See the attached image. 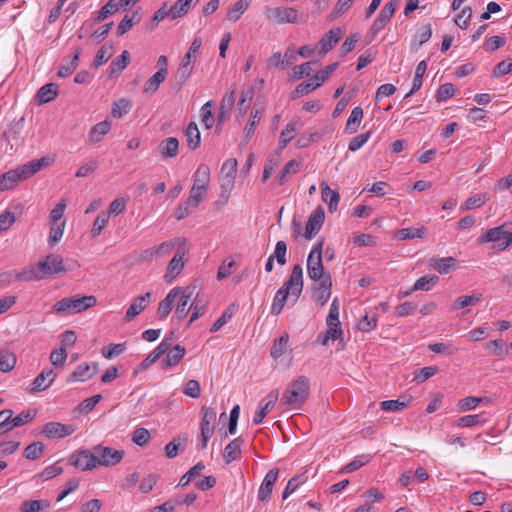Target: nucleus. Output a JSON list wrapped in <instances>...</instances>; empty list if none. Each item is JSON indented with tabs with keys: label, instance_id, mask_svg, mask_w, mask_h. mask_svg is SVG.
Wrapping results in <instances>:
<instances>
[{
	"label": "nucleus",
	"instance_id": "obj_1",
	"mask_svg": "<svg viewBox=\"0 0 512 512\" xmlns=\"http://www.w3.org/2000/svg\"><path fill=\"white\" fill-rule=\"evenodd\" d=\"M303 285L302 266L300 264H295L287 281L276 292L270 313L278 316L282 312L289 298H291L292 303L295 304L301 296Z\"/></svg>",
	"mask_w": 512,
	"mask_h": 512
},
{
	"label": "nucleus",
	"instance_id": "obj_2",
	"mask_svg": "<svg viewBox=\"0 0 512 512\" xmlns=\"http://www.w3.org/2000/svg\"><path fill=\"white\" fill-rule=\"evenodd\" d=\"M53 162V158L43 156L40 159L31 160L16 169L3 173L0 175V191L14 188L18 182L30 178L41 169L49 167Z\"/></svg>",
	"mask_w": 512,
	"mask_h": 512
},
{
	"label": "nucleus",
	"instance_id": "obj_3",
	"mask_svg": "<svg viewBox=\"0 0 512 512\" xmlns=\"http://www.w3.org/2000/svg\"><path fill=\"white\" fill-rule=\"evenodd\" d=\"M310 395V380L304 375L291 381L283 392L280 404L289 409H300Z\"/></svg>",
	"mask_w": 512,
	"mask_h": 512
},
{
	"label": "nucleus",
	"instance_id": "obj_4",
	"mask_svg": "<svg viewBox=\"0 0 512 512\" xmlns=\"http://www.w3.org/2000/svg\"><path fill=\"white\" fill-rule=\"evenodd\" d=\"M97 299L93 295L65 297L53 305V310L59 314L71 315L81 313L96 305Z\"/></svg>",
	"mask_w": 512,
	"mask_h": 512
},
{
	"label": "nucleus",
	"instance_id": "obj_5",
	"mask_svg": "<svg viewBox=\"0 0 512 512\" xmlns=\"http://www.w3.org/2000/svg\"><path fill=\"white\" fill-rule=\"evenodd\" d=\"M507 226L508 223H504L500 226L487 230L479 237L478 242L481 244L489 242L496 243L495 248L498 251L507 249L512 244V232L506 229Z\"/></svg>",
	"mask_w": 512,
	"mask_h": 512
},
{
	"label": "nucleus",
	"instance_id": "obj_6",
	"mask_svg": "<svg viewBox=\"0 0 512 512\" xmlns=\"http://www.w3.org/2000/svg\"><path fill=\"white\" fill-rule=\"evenodd\" d=\"M264 14L268 21L278 24H297L300 17L298 10L292 7L266 6Z\"/></svg>",
	"mask_w": 512,
	"mask_h": 512
},
{
	"label": "nucleus",
	"instance_id": "obj_7",
	"mask_svg": "<svg viewBox=\"0 0 512 512\" xmlns=\"http://www.w3.org/2000/svg\"><path fill=\"white\" fill-rule=\"evenodd\" d=\"M98 466H114L120 463L125 455L124 450H116L111 447L98 444L94 446Z\"/></svg>",
	"mask_w": 512,
	"mask_h": 512
},
{
	"label": "nucleus",
	"instance_id": "obj_8",
	"mask_svg": "<svg viewBox=\"0 0 512 512\" xmlns=\"http://www.w3.org/2000/svg\"><path fill=\"white\" fill-rule=\"evenodd\" d=\"M202 419L200 423L201 430V443L198 446L199 449H205L207 447L208 441L213 435L214 427L213 423L216 419V411L212 407H202Z\"/></svg>",
	"mask_w": 512,
	"mask_h": 512
},
{
	"label": "nucleus",
	"instance_id": "obj_9",
	"mask_svg": "<svg viewBox=\"0 0 512 512\" xmlns=\"http://www.w3.org/2000/svg\"><path fill=\"white\" fill-rule=\"evenodd\" d=\"M70 463L76 468L87 471L98 466L96 453L92 450H80L70 456Z\"/></svg>",
	"mask_w": 512,
	"mask_h": 512
},
{
	"label": "nucleus",
	"instance_id": "obj_10",
	"mask_svg": "<svg viewBox=\"0 0 512 512\" xmlns=\"http://www.w3.org/2000/svg\"><path fill=\"white\" fill-rule=\"evenodd\" d=\"M38 268L43 274V277H48L67 271V268L63 263V258L56 254H50L46 256L44 260L39 261Z\"/></svg>",
	"mask_w": 512,
	"mask_h": 512
},
{
	"label": "nucleus",
	"instance_id": "obj_11",
	"mask_svg": "<svg viewBox=\"0 0 512 512\" xmlns=\"http://www.w3.org/2000/svg\"><path fill=\"white\" fill-rule=\"evenodd\" d=\"M76 427L70 424H63L60 422H47L43 425L41 434L49 439L64 438L73 434Z\"/></svg>",
	"mask_w": 512,
	"mask_h": 512
},
{
	"label": "nucleus",
	"instance_id": "obj_12",
	"mask_svg": "<svg viewBox=\"0 0 512 512\" xmlns=\"http://www.w3.org/2000/svg\"><path fill=\"white\" fill-rule=\"evenodd\" d=\"M171 347V338H164L160 344L138 365L135 373L142 372L154 364Z\"/></svg>",
	"mask_w": 512,
	"mask_h": 512
},
{
	"label": "nucleus",
	"instance_id": "obj_13",
	"mask_svg": "<svg viewBox=\"0 0 512 512\" xmlns=\"http://www.w3.org/2000/svg\"><path fill=\"white\" fill-rule=\"evenodd\" d=\"M98 372V363H92L91 365L88 363L79 364L76 369L67 377L66 382L72 383L75 381L84 382L91 379Z\"/></svg>",
	"mask_w": 512,
	"mask_h": 512
},
{
	"label": "nucleus",
	"instance_id": "obj_14",
	"mask_svg": "<svg viewBox=\"0 0 512 512\" xmlns=\"http://www.w3.org/2000/svg\"><path fill=\"white\" fill-rule=\"evenodd\" d=\"M278 474H279V469L277 467L270 469L266 473V475L259 487V491H258L259 501L266 502L270 499L272 491H273V486L278 478Z\"/></svg>",
	"mask_w": 512,
	"mask_h": 512
},
{
	"label": "nucleus",
	"instance_id": "obj_15",
	"mask_svg": "<svg viewBox=\"0 0 512 512\" xmlns=\"http://www.w3.org/2000/svg\"><path fill=\"white\" fill-rule=\"evenodd\" d=\"M325 218V213L323 208L319 207L316 209L308 218L305 227L304 237L308 240L312 239L316 236V234L322 228L323 222Z\"/></svg>",
	"mask_w": 512,
	"mask_h": 512
},
{
	"label": "nucleus",
	"instance_id": "obj_16",
	"mask_svg": "<svg viewBox=\"0 0 512 512\" xmlns=\"http://www.w3.org/2000/svg\"><path fill=\"white\" fill-rule=\"evenodd\" d=\"M332 280L331 277H325L323 281H319L313 288L312 298L316 304L324 306L331 296Z\"/></svg>",
	"mask_w": 512,
	"mask_h": 512
},
{
	"label": "nucleus",
	"instance_id": "obj_17",
	"mask_svg": "<svg viewBox=\"0 0 512 512\" xmlns=\"http://www.w3.org/2000/svg\"><path fill=\"white\" fill-rule=\"evenodd\" d=\"M185 250H179L169 261L164 279L167 283H171L183 270L185 262L183 260Z\"/></svg>",
	"mask_w": 512,
	"mask_h": 512
},
{
	"label": "nucleus",
	"instance_id": "obj_18",
	"mask_svg": "<svg viewBox=\"0 0 512 512\" xmlns=\"http://www.w3.org/2000/svg\"><path fill=\"white\" fill-rule=\"evenodd\" d=\"M183 292V287H174L169 291V293L166 295V297L160 301L157 309V315L158 317L163 320L166 319L167 316L170 314V312L173 309V304L179 294Z\"/></svg>",
	"mask_w": 512,
	"mask_h": 512
},
{
	"label": "nucleus",
	"instance_id": "obj_19",
	"mask_svg": "<svg viewBox=\"0 0 512 512\" xmlns=\"http://www.w3.org/2000/svg\"><path fill=\"white\" fill-rule=\"evenodd\" d=\"M307 273L310 279L314 281H323L325 277H331L329 272H326L323 266L322 258H307Z\"/></svg>",
	"mask_w": 512,
	"mask_h": 512
},
{
	"label": "nucleus",
	"instance_id": "obj_20",
	"mask_svg": "<svg viewBox=\"0 0 512 512\" xmlns=\"http://www.w3.org/2000/svg\"><path fill=\"white\" fill-rule=\"evenodd\" d=\"M343 31L340 28H334L325 33L318 42L321 55L327 54L342 38Z\"/></svg>",
	"mask_w": 512,
	"mask_h": 512
},
{
	"label": "nucleus",
	"instance_id": "obj_21",
	"mask_svg": "<svg viewBox=\"0 0 512 512\" xmlns=\"http://www.w3.org/2000/svg\"><path fill=\"white\" fill-rule=\"evenodd\" d=\"M56 372L53 369L42 371L32 382L31 393L42 392L49 388L56 378Z\"/></svg>",
	"mask_w": 512,
	"mask_h": 512
},
{
	"label": "nucleus",
	"instance_id": "obj_22",
	"mask_svg": "<svg viewBox=\"0 0 512 512\" xmlns=\"http://www.w3.org/2000/svg\"><path fill=\"white\" fill-rule=\"evenodd\" d=\"M278 398L279 392L277 389H274L268 393V395L265 397V404L259 407V410L253 417V424L259 425L263 421L266 415L274 408Z\"/></svg>",
	"mask_w": 512,
	"mask_h": 512
},
{
	"label": "nucleus",
	"instance_id": "obj_23",
	"mask_svg": "<svg viewBox=\"0 0 512 512\" xmlns=\"http://www.w3.org/2000/svg\"><path fill=\"white\" fill-rule=\"evenodd\" d=\"M151 292H147L144 295L138 296L134 299V301L131 303L129 308L126 311L125 314V321L130 322L132 321L137 315H139L148 305L150 298H151Z\"/></svg>",
	"mask_w": 512,
	"mask_h": 512
},
{
	"label": "nucleus",
	"instance_id": "obj_24",
	"mask_svg": "<svg viewBox=\"0 0 512 512\" xmlns=\"http://www.w3.org/2000/svg\"><path fill=\"white\" fill-rule=\"evenodd\" d=\"M130 58L131 57L129 51L124 50L118 57L113 59L110 63L109 68L107 69L108 77H118L122 73V71L128 66Z\"/></svg>",
	"mask_w": 512,
	"mask_h": 512
},
{
	"label": "nucleus",
	"instance_id": "obj_25",
	"mask_svg": "<svg viewBox=\"0 0 512 512\" xmlns=\"http://www.w3.org/2000/svg\"><path fill=\"white\" fill-rule=\"evenodd\" d=\"M211 179L210 168L207 164H200L193 175L192 187L208 190Z\"/></svg>",
	"mask_w": 512,
	"mask_h": 512
},
{
	"label": "nucleus",
	"instance_id": "obj_26",
	"mask_svg": "<svg viewBox=\"0 0 512 512\" xmlns=\"http://www.w3.org/2000/svg\"><path fill=\"white\" fill-rule=\"evenodd\" d=\"M112 127V122L108 119L95 124L89 131L88 141L96 144L103 140V138L109 133Z\"/></svg>",
	"mask_w": 512,
	"mask_h": 512
},
{
	"label": "nucleus",
	"instance_id": "obj_27",
	"mask_svg": "<svg viewBox=\"0 0 512 512\" xmlns=\"http://www.w3.org/2000/svg\"><path fill=\"white\" fill-rule=\"evenodd\" d=\"M158 256L164 257L169 255L174 249L185 250L186 248V239L182 237H177L169 241H164L161 244L155 246Z\"/></svg>",
	"mask_w": 512,
	"mask_h": 512
},
{
	"label": "nucleus",
	"instance_id": "obj_28",
	"mask_svg": "<svg viewBox=\"0 0 512 512\" xmlns=\"http://www.w3.org/2000/svg\"><path fill=\"white\" fill-rule=\"evenodd\" d=\"M191 295L192 293L188 292L187 288H183V292L177 297L178 302L175 307V317L178 321L183 320L191 309L192 305L189 304Z\"/></svg>",
	"mask_w": 512,
	"mask_h": 512
},
{
	"label": "nucleus",
	"instance_id": "obj_29",
	"mask_svg": "<svg viewBox=\"0 0 512 512\" xmlns=\"http://www.w3.org/2000/svg\"><path fill=\"white\" fill-rule=\"evenodd\" d=\"M242 445L243 439L241 437L233 439L226 445L223 451V459L226 464H229L239 458Z\"/></svg>",
	"mask_w": 512,
	"mask_h": 512
},
{
	"label": "nucleus",
	"instance_id": "obj_30",
	"mask_svg": "<svg viewBox=\"0 0 512 512\" xmlns=\"http://www.w3.org/2000/svg\"><path fill=\"white\" fill-rule=\"evenodd\" d=\"M427 228L424 226H421L419 228L414 227H408V228H402L395 232L394 237L397 240H411L415 238H424L427 235Z\"/></svg>",
	"mask_w": 512,
	"mask_h": 512
},
{
	"label": "nucleus",
	"instance_id": "obj_31",
	"mask_svg": "<svg viewBox=\"0 0 512 512\" xmlns=\"http://www.w3.org/2000/svg\"><path fill=\"white\" fill-rule=\"evenodd\" d=\"M51 508L49 500H26L20 505V512H48Z\"/></svg>",
	"mask_w": 512,
	"mask_h": 512
},
{
	"label": "nucleus",
	"instance_id": "obj_32",
	"mask_svg": "<svg viewBox=\"0 0 512 512\" xmlns=\"http://www.w3.org/2000/svg\"><path fill=\"white\" fill-rule=\"evenodd\" d=\"M320 188L322 200L328 204L329 210H336L340 200L339 193L335 190H332L326 182H322Z\"/></svg>",
	"mask_w": 512,
	"mask_h": 512
},
{
	"label": "nucleus",
	"instance_id": "obj_33",
	"mask_svg": "<svg viewBox=\"0 0 512 512\" xmlns=\"http://www.w3.org/2000/svg\"><path fill=\"white\" fill-rule=\"evenodd\" d=\"M179 149V141L175 137H169L163 141L158 146V150L162 157L164 158H172L175 157L178 153Z\"/></svg>",
	"mask_w": 512,
	"mask_h": 512
},
{
	"label": "nucleus",
	"instance_id": "obj_34",
	"mask_svg": "<svg viewBox=\"0 0 512 512\" xmlns=\"http://www.w3.org/2000/svg\"><path fill=\"white\" fill-rule=\"evenodd\" d=\"M166 78L167 75L157 71L146 80L143 85L142 92L147 95H154L158 91L160 85L166 80Z\"/></svg>",
	"mask_w": 512,
	"mask_h": 512
},
{
	"label": "nucleus",
	"instance_id": "obj_35",
	"mask_svg": "<svg viewBox=\"0 0 512 512\" xmlns=\"http://www.w3.org/2000/svg\"><path fill=\"white\" fill-rule=\"evenodd\" d=\"M439 277L437 275H425L420 277L412 288L405 293L406 296L410 295L414 291H429L437 282Z\"/></svg>",
	"mask_w": 512,
	"mask_h": 512
},
{
	"label": "nucleus",
	"instance_id": "obj_36",
	"mask_svg": "<svg viewBox=\"0 0 512 512\" xmlns=\"http://www.w3.org/2000/svg\"><path fill=\"white\" fill-rule=\"evenodd\" d=\"M301 167V163L296 160L288 161L280 174L277 176V182L279 185H284L287 183L293 175H295Z\"/></svg>",
	"mask_w": 512,
	"mask_h": 512
},
{
	"label": "nucleus",
	"instance_id": "obj_37",
	"mask_svg": "<svg viewBox=\"0 0 512 512\" xmlns=\"http://www.w3.org/2000/svg\"><path fill=\"white\" fill-rule=\"evenodd\" d=\"M58 95V85L56 83H48L43 85L37 92V100L40 104L48 103Z\"/></svg>",
	"mask_w": 512,
	"mask_h": 512
},
{
	"label": "nucleus",
	"instance_id": "obj_38",
	"mask_svg": "<svg viewBox=\"0 0 512 512\" xmlns=\"http://www.w3.org/2000/svg\"><path fill=\"white\" fill-rule=\"evenodd\" d=\"M43 278V274L40 272L38 264L30 265L24 268L21 272L15 273V279L23 282L37 281Z\"/></svg>",
	"mask_w": 512,
	"mask_h": 512
},
{
	"label": "nucleus",
	"instance_id": "obj_39",
	"mask_svg": "<svg viewBox=\"0 0 512 512\" xmlns=\"http://www.w3.org/2000/svg\"><path fill=\"white\" fill-rule=\"evenodd\" d=\"M37 415V411L35 409H28L19 413L16 417H11L10 426L7 427V430H12L16 427H21L29 422H31Z\"/></svg>",
	"mask_w": 512,
	"mask_h": 512
},
{
	"label": "nucleus",
	"instance_id": "obj_40",
	"mask_svg": "<svg viewBox=\"0 0 512 512\" xmlns=\"http://www.w3.org/2000/svg\"><path fill=\"white\" fill-rule=\"evenodd\" d=\"M262 118V112L258 109H252L248 122L244 128V139L246 142L254 135L256 127Z\"/></svg>",
	"mask_w": 512,
	"mask_h": 512
},
{
	"label": "nucleus",
	"instance_id": "obj_41",
	"mask_svg": "<svg viewBox=\"0 0 512 512\" xmlns=\"http://www.w3.org/2000/svg\"><path fill=\"white\" fill-rule=\"evenodd\" d=\"M187 145L190 149L195 150L199 147L201 141L200 131L195 122H190L185 130Z\"/></svg>",
	"mask_w": 512,
	"mask_h": 512
},
{
	"label": "nucleus",
	"instance_id": "obj_42",
	"mask_svg": "<svg viewBox=\"0 0 512 512\" xmlns=\"http://www.w3.org/2000/svg\"><path fill=\"white\" fill-rule=\"evenodd\" d=\"M251 0H238L227 12V19L236 22L247 11Z\"/></svg>",
	"mask_w": 512,
	"mask_h": 512
},
{
	"label": "nucleus",
	"instance_id": "obj_43",
	"mask_svg": "<svg viewBox=\"0 0 512 512\" xmlns=\"http://www.w3.org/2000/svg\"><path fill=\"white\" fill-rule=\"evenodd\" d=\"M430 266L435 268L441 274H448L456 266V259L453 257H444L431 259Z\"/></svg>",
	"mask_w": 512,
	"mask_h": 512
},
{
	"label": "nucleus",
	"instance_id": "obj_44",
	"mask_svg": "<svg viewBox=\"0 0 512 512\" xmlns=\"http://www.w3.org/2000/svg\"><path fill=\"white\" fill-rule=\"evenodd\" d=\"M131 108L132 102L130 100L125 98L118 99L112 104L111 115L116 119H120L127 115Z\"/></svg>",
	"mask_w": 512,
	"mask_h": 512
},
{
	"label": "nucleus",
	"instance_id": "obj_45",
	"mask_svg": "<svg viewBox=\"0 0 512 512\" xmlns=\"http://www.w3.org/2000/svg\"><path fill=\"white\" fill-rule=\"evenodd\" d=\"M167 355L163 360L165 367H172L178 364L185 355V348L181 345H176L172 349L169 348Z\"/></svg>",
	"mask_w": 512,
	"mask_h": 512
},
{
	"label": "nucleus",
	"instance_id": "obj_46",
	"mask_svg": "<svg viewBox=\"0 0 512 512\" xmlns=\"http://www.w3.org/2000/svg\"><path fill=\"white\" fill-rule=\"evenodd\" d=\"M80 54H81L80 48H75L73 51V54H72V59L68 63H66L65 65H62L59 68L57 75L62 78L70 76L76 70V68L78 66Z\"/></svg>",
	"mask_w": 512,
	"mask_h": 512
},
{
	"label": "nucleus",
	"instance_id": "obj_47",
	"mask_svg": "<svg viewBox=\"0 0 512 512\" xmlns=\"http://www.w3.org/2000/svg\"><path fill=\"white\" fill-rule=\"evenodd\" d=\"M193 70L194 66L180 62L177 71L174 75L175 83L179 89L182 88L184 84L187 82Z\"/></svg>",
	"mask_w": 512,
	"mask_h": 512
},
{
	"label": "nucleus",
	"instance_id": "obj_48",
	"mask_svg": "<svg viewBox=\"0 0 512 512\" xmlns=\"http://www.w3.org/2000/svg\"><path fill=\"white\" fill-rule=\"evenodd\" d=\"M426 70H427L426 61L423 60V61L419 62L416 67L412 89L409 91V93H407L405 95V98L410 97L411 95H413L415 92H417L421 88L422 83H423V76H424Z\"/></svg>",
	"mask_w": 512,
	"mask_h": 512
},
{
	"label": "nucleus",
	"instance_id": "obj_49",
	"mask_svg": "<svg viewBox=\"0 0 512 512\" xmlns=\"http://www.w3.org/2000/svg\"><path fill=\"white\" fill-rule=\"evenodd\" d=\"M113 49V45L112 44H104L102 45L99 50L97 51L94 59H93V62H92V67L94 68H99L100 66H102L104 63H106L112 56V50Z\"/></svg>",
	"mask_w": 512,
	"mask_h": 512
},
{
	"label": "nucleus",
	"instance_id": "obj_50",
	"mask_svg": "<svg viewBox=\"0 0 512 512\" xmlns=\"http://www.w3.org/2000/svg\"><path fill=\"white\" fill-rule=\"evenodd\" d=\"M289 342L288 334H283L275 339L270 350V354L274 359L280 358L287 350Z\"/></svg>",
	"mask_w": 512,
	"mask_h": 512
},
{
	"label": "nucleus",
	"instance_id": "obj_51",
	"mask_svg": "<svg viewBox=\"0 0 512 512\" xmlns=\"http://www.w3.org/2000/svg\"><path fill=\"white\" fill-rule=\"evenodd\" d=\"M363 119V110L361 107H355L347 120L345 130L349 134H353L357 131L358 125Z\"/></svg>",
	"mask_w": 512,
	"mask_h": 512
},
{
	"label": "nucleus",
	"instance_id": "obj_52",
	"mask_svg": "<svg viewBox=\"0 0 512 512\" xmlns=\"http://www.w3.org/2000/svg\"><path fill=\"white\" fill-rule=\"evenodd\" d=\"M318 87H320L319 83H317L316 81H313V78H311L310 80L304 81V82L300 83L299 85H297L295 90L292 92L291 97H292V99L299 98L301 96L309 94L310 92L317 89Z\"/></svg>",
	"mask_w": 512,
	"mask_h": 512
},
{
	"label": "nucleus",
	"instance_id": "obj_53",
	"mask_svg": "<svg viewBox=\"0 0 512 512\" xmlns=\"http://www.w3.org/2000/svg\"><path fill=\"white\" fill-rule=\"evenodd\" d=\"M485 422L483 414H471L460 417L455 423L456 427H473L482 425Z\"/></svg>",
	"mask_w": 512,
	"mask_h": 512
},
{
	"label": "nucleus",
	"instance_id": "obj_54",
	"mask_svg": "<svg viewBox=\"0 0 512 512\" xmlns=\"http://www.w3.org/2000/svg\"><path fill=\"white\" fill-rule=\"evenodd\" d=\"M327 331L322 340L323 345H327L329 340H342L343 338V330L340 327V323H326Z\"/></svg>",
	"mask_w": 512,
	"mask_h": 512
},
{
	"label": "nucleus",
	"instance_id": "obj_55",
	"mask_svg": "<svg viewBox=\"0 0 512 512\" xmlns=\"http://www.w3.org/2000/svg\"><path fill=\"white\" fill-rule=\"evenodd\" d=\"M16 364V357L7 350L0 351V371L3 373L10 372Z\"/></svg>",
	"mask_w": 512,
	"mask_h": 512
},
{
	"label": "nucleus",
	"instance_id": "obj_56",
	"mask_svg": "<svg viewBox=\"0 0 512 512\" xmlns=\"http://www.w3.org/2000/svg\"><path fill=\"white\" fill-rule=\"evenodd\" d=\"M481 300L480 294L465 295L458 297L452 304V310H459L470 305H475Z\"/></svg>",
	"mask_w": 512,
	"mask_h": 512
},
{
	"label": "nucleus",
	"instance_id": "obj_57",
	"mask_svg": "<svg viewBox=\"0 0 512 512\" xmlns=\"http://www.w3.org/2000/svg\"><path fill=\"white\" fill-rule=\"evenodd\" d=\"M205 469V465L202 461L191 467L179 480L178 486L186 487L192 479L199 475Z\"/></svg>",
	"mask_w": 512,
	"mask_h": 512
},
{
	"label": "nucleus",
	"instance_id": "obj_58",
	"mask_svg": "<svg viewBox=\"0 0 512 512\" xmlns=\"http://www.w3.org/2000/svg\"><path fill=\"white\" fill-rule=\"evenodd\" d=\"M307 477L304 475V474H300V475H296L294 477H292L284 491H283V494H282V498L285 500L287 499L292 493H294L297 488L302 485L305 481H306Z\"/></svg>",
	"mask_w": 512,
	"mask_h": 512
},
{
	"label": "nucleus",
	"instance_id": "obj_59",
	"mask_svg": "<svg viewBox=\"0 0 512 512\" xmlns=\"http://www.w3.org/2000/svg\"><path fill=\"white\" fill-rule=\"evenodd\" d=\"M280 266L287 263V244L285 241H278L275 245L274 252L270 255Z\"/></svg>",
	"mask_w": 512,
	"mask_h": 512
},
{
	"label": "nucleus",
	"instance_id": "obj_60",
	"mask_svg": "<svg viewBox=\"0 0 512 512\" xmlns=\"http://www.w3.org/2000/svg\"><path fill=\"white\" fill-rule=\"evenodd\" d=\"M109 213L106 211H101L98 216L96 217L93 227L91 229V235L92 237H97L101 234L105 226L107 225L109 221Z\"/></svg>",
	"mask_w": 512,
	"mask_h": 512
},
{
	"label": "nucleus",
	"instance_id": "obj_61",
	"mask_svg": "<svg viewBox=\"0 0 512 512\" xmlns=\"http://www.w3.org/2000/svg\"><path fill=\"white\" fill-rule=\"evenodd\" d=\"M120 9V5L116 0L108 1L98 12L96 17L97 22L105 20L109 15L114 14Z\"/></svg>",
	"mask_w": 512,
	"mask_h": 512
},
{
	"label": "nucleus",
	"instance_id": "obj_62",
	"mask_svg": "<svg viewBox=\"0 0 512 512\" xmlns=\"http://www.w3.org/2000/svg\"><path fill=\"white\" fill-rule=\"evenodd\" d=\"M102 396L100 394H97V395H94L92 397H89L85 400H83L77 407H76V411L79 413V414H88L89 412H91L94 407L97 405V403H99V401L101 400Z\"/></svg>",
	"mask_w": 512,
	"mask_h": 512
},
{
	"label": "nucleus",
	"instance_id": "obj_63",
	"mask_svg": "<svg viewBox=\"0 0 512 512\" xmlns=\"http://www.w3.org/2000/svg\"><path fill=\"white\" fill-rule=\"evenodd\" d=\"M487 201L485 194H475L469 197L461 206V211H467L483 206Z\"/></svg>",
	"mask_w": 512,
	"mask_h": 512
},
{
	"label": "nucleus",
	"instance_id": "obj_64",
	"mask_svg": "<svg viewBox=\"0 0 512 512\" xmlns=\"http://www.w3.org/2000/svg\"><path fill=\"white\" fill-rule=\"evenodd\" d=\"M44 452V444L42 442H34L28 445L23 454L26 459L36 460L41 457Z\"/></svg>",
	"mask_w": 512,
	"mask_h": 512
}]
</instances>
